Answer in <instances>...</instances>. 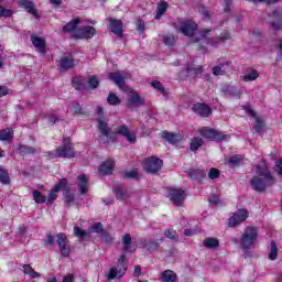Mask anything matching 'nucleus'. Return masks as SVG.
I'll return each instance as SVG.
<instances>
[{"label": "nucleus", "instance_id": "obj_1", "mask_svg": "<svg viewBox=\"0 0 282 282\" xmlns=\"http://www.w3.org/2000/svg\"><path fill=\"white\" fill-rule=\"evenodd\" d=\"M251 188L257 193L265 192L268 186L274 184V176L270 173L268 165H257L256 175L250 180Z\"/></svg>", "mask_w": 282, "mask_h": 282}, {"label": "nucleus", "instance_id": "obj_2", "mask_svg": "<svg viewBox=\"0 0 282 282\" xmlns=\"http://www.w3.org/2000/svg\"><path fill=\"white\" fill-rule=\"evenodd\" d=\"M259 239V231L257 228L249 226L246 227L243 232L240 236V239L232 238V243H238L240 246V250H242L243 254H248L254 246H257V241Z\"/></svg>", "mask_w": 282, "mask_h": 282}, {"label": "nucleus", "instance_id": "obj_3", "mask_svg": "<svg viewBox=\"0 0 282 282\" xmlns=\"http://www.w3.org/2000/svg\"><path fill=\"white\" fill-rule=\"evenodd\" d=\"M97 116L98 119V129L101 133L99 137V142H102L104 144H109V142H113L116 140V133L111 132V129H109V126H107V122H105V119L100 116H102V107H97Z\"/></svg>", "mask_w": 282, "mask_h": 282}, {"label": "nucleus", "instance_id": "obj_4", "mask_svg": "<svg viewBox=\"0 0 282 282\" xmlns=\"http://www.w3.org/2000/svg\"><path fill=\"white\" fill-rule=\"evenodd\" d=\"M127 257L121 254L115 267H111L108 273V281H113V279H122L127 274L128 270Z\"/></svg>", "mask_w": 282, "mask_h": 282}, {"label": "nucleus", "instance_id": "obj_5", "mask_svg": "<svg viewBox=\"0 0 282 282\" xmlns=\"http://www.w3.org/2000/svg\"><path fill=\"white\" fill-rule=\"evenodd\" d=\"M198 132L200 135H203V138H206L207 140H213L214 142H221V140H228V135L208 127L200 128Z\"/></svg>", "mask_w": 282, "mask_h": 282}, {"label": "nucleus", "instance_id": "obj_6", "mask_svg": "<svg viewBox=\"0 0 282 282\" xmlns=\"http://www.w3.org/2000/svg\"><path fill=\"white\" fill-rule=\"evenodd\" d=\"M162 159L150 156L143 161V169L147 173H158L162 169Z\"/></svg>", "mask_w": 282, "mask_h": 282}, {"label": "nucleus", "instance_id": "obj_7", "mask_svg": "<svg viewBox=\"0 0 282 282\" xmlns=\"http://www.w3.org/2000/svg\"><path fill=\"white\" fill-rule=\"evenodd\" d=\"M117 135H122L126 138L127 142L129 144H135L138 142V135L135 134V131L129 129L126 124L119 126L116 128Z\"/></svg>", "mask_w": 282, "mask_h": 282}, {"label": "nucleus", "instance_id": "obj_8", "mask_svg": "<svg viewBox=\"0 0 282 282\" xmlns=\"http://www.w3.org/2000/svg\"><path fill=\"white\" fill-rule=\"evenodd\" d=\"M56 239L62 257H69L72 248L69 247V240L67 239V235H65L64 232H59L56 235Z\"/></svg>", "mask_w": 282, "mask_h": 282}, {"label": "nucleus", "instance_id": "obj_9", "mask_svg": "<svg viewBox=\"0 0 282 282\" xmlns=\"http://www.w3.org/2000/svg\"><path fill=\"white\" fill-rule=\"evenodd\" d=\"M167 197L174 206H182L186 199V192L183 189L171 188L167 192Z\"/></svg>", "mask_w": 282, "mask_h": 282}, {"label": "nucleus", "instance_id": "obj_10", "mask_svg": "<svg viewBox=\"0 0 282 282\" xmlns=\"http://www.w3.org/2000/svg\"><path fill=\"white\" fill-rule=\"evenodd\" d=\"M248 219V212L246 209H239L236 212L228 221L229 228H237L240 224H243Z\"/></svg>", "mask_w": 282, "mask_h": 282}, {"label": "nucleus", "instance_id": "obj_11", "mask_svg": "<svg viewBox=\"0 0 282 282\" xmlns=\"http://www.w3.org/2000/svg\"><path fill=\"white\" fill-rule=\"evenodd\" d=\"M210 35V29H204L200 31V39L207 43V45H212L213 47L219 45V43H223V41H226V39H230V36L226 33L225 36L221 37H215L209 39Z\"/></svg>", "mask_w": 282, "mask_h": 282}, {"label": "nucleus", "instance_id": "obj_12", "mask_svg": "<svg viewBox=\"0 0 282 282\" xmlns=\"http://www.w3.org/2000/svg\"><path fill=\"white\" fill-rule=\"evenodd\" d=\"M67 186V178H62L48 193L47 204H54L58 199V193Z\"/></svg>", "mask_w": 282, "mask_h": 282}, {"label": "nucleus", "instance_id": "obj_13", "mask_svg": "<svg viewBox=\"0 0 282 282\" xmlns=\"http://www.w3.org/2000/svg\"><path fill=\"white\" fill-rule=\"evenodd\" d=\"M75 152L69 140H64L63 147L57 148L55 158H74Z\"/></svg>", "mask_w": 282, "mask_h": 282}, {"label": "nucleus", "instance_id": "obj_14", "mask_svg": "<svg viewBox=\"0 0 282 282\" xmlns=\"http://www.w3.org/2000/svg\"><path fill=\"white\" fill-rule=\"evenodd\" d=\"M197 30V24L192 21H185L181 22L177 26V31L182 32L185 36H193L195 34V31Z\"/></svg>", "mask_w": 282, "mask_h": 282}, {"label": "nucleus", "instance_id": "obj_15", "mask_svg": "<svg viewBox=\"0 0 282 282\" xmlns=\"http://www.w3.org/2000/svg\"><path fill=\"white\" fill-rule=\"evenodd\" d=\"M96 29L94 26H82L79 28L74 36L75 39H94Z\"/></svg>", "mask_w": 282, "mask_h": 282}, {"label": "nucleus", "instance_id": "obj_16", "mask_svg": "<svg viewBox=\"0 0 282 282\" xmlns=\"http://www.w3.org/2000/svg\"><path fill=\"white\" fill-rule=\"evenodd\" d=\"M193 112L197 113L202 118H208L213 113V110L208 105L205 104H195L193 107Z\"/></svg>", "mask_w": 282, "mask_h": 282}, {"label": "nucleus", "instance_id": "obj_17", "mask_svg": "<svg viewBox=\"0 0 282 282\" xmlns=\"http://www.w3.org/2000/svg\"><path fill=\"white\" fill-rule=\"evenodd\" d=\"M243 110L246 111V113H248L249 116H252V118H254L256 124H254L253 129H254V131H257V133H261V131H263V120H261V118H259L254 113V110H252V107L243 106Z\"/></svg>", "mask_w": 282, "mask_h": 282}, {"label": "nucleus", "instance_id": "obj_18", "mask_svg": "<svg viewBox=\"0 0 282 282\" xmlns=\"http://www.w3.org/2000/svg\"><path fill=\"white\" fill-rule=\"evenodd\" d=\"M109 30L119 39H122V21L109 18Z\"/></svg>", "mask_w": 282, "mask_h": 282}, {"label": "nucleus", "instance_id": "obj_19", "mask_svg": "<svg viewBox=\"0 0 282 282\" xmlns=\"http://www.w3.org/2000/svg\"><path fill=\"white\" fill-rule=\"evenodd\" d=\"M142 105V98L140 95L133 90L129 89L128 90V107H140Z\"/></svg>", "mask_w": 282, "mask_h": 282}, {"label": "nucleus", "instance_id": "obj_20", "mask_svg": "<svg viewBox=\"0 0 282 282\" xmlns=\"http://www.w3.org/2000/svg\"><path fill=\"white\" fill-rule=\"evenodd\" d=\"M109 78L110 80H112V83H116L119 89H124V80H127V78H129V75H122L121 73H110L109 74Z\"/></svg>", "mask_w": 282, "mask_h": 282}, {"label": "nucleus", "instance_id": "obj_21", "mask_svg": "<svg viewBox=\"0 0 282 282\" xmlns=\"http://www.w3.org/2000/svg\"><path fill=\"white\" fill-rule=\"evenodd\" d=\"M113 194L119 202H127V199L131 197V192H129V189L123 188L122 186L115 187Z\"/></svg>", "mask_w": 282, "mask_h": 282}, {"label": "nucleus", "instance_id": "obj_22", "mask_svg": "<svg viewBox=\"0 0 282 282\" xmlns=\"http://www.w3.org/2000/svg\"><path fill=\"white\" fill-rule=\"evenodd\" d=\"M113 166H116L113 160L105 161L98 169L99 175H111L113 173Z\"/></svg>", "mask_w": 282, "mask_h": 282}, {"label": "nucleus", "instance_id": "obj_23", "mask_svg": "<svg viewBox=\"0 0 282 282\" xmlns=\"http://www.w3.org/2000/svg\"><path fill=\"white\" fill-rule=\"evenodd\" d=\"M160 281L162 282H175L177 281V273L173 270H165L160 275Z\"/></svg>", "mask_w": 282, "mask_h": 282}, {"label": "nucleus", "instance_id": "obj_24", "mask_svg": "<svg viewBox=\"0 0 282 282\" xmlns=\"http://www.w3.org/2000/svg\"><path fill=\"white\" fill-rule=\"evenodd\" d=\"M78 188H79V193L82 195H85V193H87L88 191V186H89V180L87 178V175L85 174H80L78 175Z\"/></svg>", "mask_w": 282, "mask_h": 282}, {"label": "nucleus", "instance_id": "obj_25", "mask_svg": "<svg viewBox=\"0 0 282 282\" xmlns=\"http://www.w3.org/2000/svg\"><path fill=\"white\" fill-rule=\"evenodd\" d=\"M14 138V130L12 128H6L0 131V140L2 142H12Z\"/></svg>", "mask_w": 282, "mask_h": 282}, {"label": "nucleus", "instance_id": "obj_26", "mask_svg": "<svg viewBox=\"0 0 282 282\" xmlns=\"http://www.w3.org/2000/svg\"><path fill=\"white\" fill-rule=\"evenodd\" d=\"M122 246H123L124 252H135V248H133V246H132L131 235L130 234L123 235V237H122Z\"/></svg>", "mask_w": 282, "mask_h": 282}, {"label": "nucleus", "instance_id": "obj_27", "mask_svg": "<svg viewBox=\"0 0 282 282\" xmlns=\"http://www.w3.org/2000/svg\"><path fill=\"white\" fill-rule=\"evenodd\" d=\"M18 6L21 8H25V10L30 13L33 14V17H36V9H34V3L30 0H19Z\"/></svg>", "mask_w": 282, "mask_h": 282}, {"label": "nucleus", "instance_id": "obj_28", "mask_svg": "<svg viewBox=\"0 0 282 282\" xmlns=\"http://www.w3.org/2000/svg\"><path fill=\"white\" fill-rule=\"evenodd\" d=\"M203 246L208 250H215V248H219V239L213 237L205 238L203 240Z\"/></svg>", "mask_w": 282, "mask_h": 282}, {"label": "nucleus", "instance_id": "obj_29", "mask_svg": "<svg viewBox=\"0 0 282 282\" xmlns=\"http://www.w3.org/2000/svg\"><path fill=\"white\" fill-rule=\"evenodd\" d=\"M59 67L62 69H72L74 67V59L69 55H65L59 59Z\"/></svg>", "mask_w": 282, "mask_h": 282}, {"label": "nucleus", "instance_id": "obj_30", "mask_svg": "<svg viewBox=\"0 0 282 282\" xmlns=\"http://www.w3.org/2000/svg\"><path fill=\"white\" fill-rule=\"evenodd\" d=\"M31 41L34 47H36L42 54H45V40L37 36H32Z\"/></svg>", "mask_w": 282, "mask_h": 282}, {"label": "nucleus", "instance_id": "obj_31", "mask_svg": "<svg viewBox=\"0 0 282 282\" xmlns=\"http://www.w3.org/2000/svg\"><path fill=\"white\" fill-rule=\"evenodd\" d=\"M257 78H259V72L256 69H252L250 73H247L240 77L243 83H252V80H257Z\"/></svg>", "mask_w": 282, "mask_h": 282}, {"label": "nucleus", "instance_id": "obj_32", "mask_svg": "<svg viewBox=\"0 0 282 282\" xmlns=\"http://www.w3.org/2000/svg\"><path fill=\"white\" fill-rule=\"evenodd\" d=\"M169 10V3L166 1H160L158 4V11L155 19H162L163 14Z\"/></svg>", "mask_w": 282, "mask_h": 282}, {"label": "nucleus", "instance_id": "obj_33", "mask_svg": "<svg viewBox=\"0 0 282 282\" xmlns=\"http://www.w3.org/2000/svg\"><path fill=\"white\" fill-rule=\"evenodd\" d=\"M203 144H204V139L196 137V138L192 139L189 149H191V151L196 153L197 149H199Z\"/></svg>", "mask_w": 282, "mask_h": 282}, {"label": "nucleus", "instance_id": "obj_34", "mask_svg": "<svg viewBox=\"0 0 282 282\" xmlns=\"http://www.w3.org/2000/svg\"><path fill=\"white\" fill-rule=\"evenodd\" d=\"M188 175L192 180H202L206 177V172L203 170H189Z\"/></svg>", "mask_w": 282, "mask_h": 282}, {"label": "nucleus", "instance_id": "obj_35", "mask_svg": "<svg viewBox=\"0 0 282 282\" xmlns=\"http://www.w3.org/2000/svg\"><path fill=\"white\" fill-rule=\"evenodd\" d=\"M162 138H164V140H167L170 144H175L180 140V135L166 131L162 132Z\"/></svg>", "mask_w": 282, "mask_h": 282}, {"label": "nucleus", "instance_id": "obj_36", "mask_svg": "<svg viewBox=\"0 0 282 282\" xmlns=\"http://www.w3.org/2000/svg\"><path fill=\"white\" fill-rule=\"evenodd\" d=\"M23 272H24V274H29V276H31V279H39L41 276V273L34 271L33 268L30 267V264L23 265Z\"/></svg>", "mask_w": 282, "mask_h": 282}, {"label": "nucleus", "instance_id": "obj_37", "mask_svg": "<svg viewBox=\"0 0 282 282\" xmlns=\"http://www.w3.org/2000/svg\"><path fill=\"white\" fill-rule=\"evenodd\" d=\"M32 195L36 204H45V202H47V197L39 191H33Z\"/></svg>", "mask_w": 282, "mask_h": 282}, {"label": "nucleus", "instance_id": "obj_38", "mask_svg": "<svg viewBox=\"0 0 282 282\" xmlns=\"http://www.w3.org/2000/svg\"><path fill=\"white\" fill-rule=\"evenodd\" d=\"M276 257H279V248H276V242L271 241V249L269 252V259L271 261H276Z\"/></svg>", "mask_w": 282, "mask_h": 282}, {"label": "nucleus", "instance_id": "obj_39", "mask_svg": "<svg viewBox=\"0 0 282 282\" xmlns=\"http://www.w3.org/2000/svg\"><path fill=\"white\" fill-rule=\"evenodd\" d=\"M0 184H10V174L3 166H0Z\"/></svg>", "mask_w": 282, "mask_h": 282}, {"label": "nucleus", "instance_id": "obj_40", "mask_svg": "<svg viewBox=\"0 0 282 282\" xmlns=\"http://www.w3.org/2000/svg\"><path fill=\"white\" fill-rule=\"evenodd\" d=\"M80 21L78 19H74L73 21L68 22L66 25L63 28V32H74L76 30V25H78Z\"/></svg>", "mask_w": 282, "mask_h": 282}, {"label": "nucleus", "instance_id": "obj_41", "mask_svg": "<svg viewBox=\"0 0 282 282\" xmlns=\"http://www.w3.org/2000/svg\"><path fill=\"white\" fill-rule=\"evenodd\" d=\"M69 111L75 116H80L83 113V108H80V105H78V102L73 101L69 106Z\"/></svg>", "mask_w": 282, "mask_h": 282}, {"label": "nucleus", "instance_id": "obj_42", "mask_svg": "<svg viewBox=\"0 0 282 282\" xmlns=\"http://www.w3.org/2000/svg\"><path fill=\"white\" fill-rule=\"evenodd\" d=\"M74 235L75 237H78L79 239H85L88 237L87 231L83 230L80 227L75 226L74 227Z\"/></svg>", "mask_w": 282, "mask_h": 282}, {"label": "nucleus", "instance_id": "obj_43", "mask_svg": "<svg viewBox=\"0 0 282 282\" xmlns=\"http://www.w3.org/2000/svg\"><path fill=\"white\" fill-rule=\"evenodd\" d=\"M107 102L110 105H120V102H122V100H120L119 97L116 96V94L110 93L108 95Z\"/></svg>", "mask_w": 282, "mask_h": 282}, {"label": "nucleus", "instance_id": "obj_44", "mask_svg": "<svg viewBox=\"0 0 282 282\" xmlns=\"http://www.w3.org/2000/svg\"><path fill=\"white\" fill-rule=\"evenodd\" d=\"M12 17V10L3 7V6H0V19H8Z\"/></svg>", "mask_w": 282, "mask_h": 282}, {"label": "nucleus", "instance_id": "obj_45", "mask_svg": "<svg viewBox=\"0 0 282 282\" xmlns=\"http://www.w3.org/2000/svg\"><path fill=\"white\" fill-rule=\"evenodd\" d=\"M212 72L214 76H226V68L224 66H214Z\"/></svg>", "mask_w": 282, "mask_h": 282}, {"label": "nucleus", "instance_id": "obj_46", "mask_svg": "<svg viewBox=\"0 0 282 282\" xmlns=\"http://www.w3.org/2000/svg\"><path fill=\"white\" fill-rule=\"evenodd\" d=\"M227 91H228V94H231V96H234V98H241V90H239L235 86H228Z\"/></svg>", "mask_w": 282, "mask_h": 282}, {"label": "nucleus", "instance_id": "obj_47", "mask_svg": "<svg viewBox=\"0 0 282 282\" xmlns=\"http://www.w3.org/2000/svg\"><path fill=\"white\" fill-rule=\"evenodd\" d=\"M163 43L165 45H175V36L173 34L163 35Z\"/></svg>", "mask_w": 282, "mask_h": 282}, {"label": "nucleus", "instance_id": "obj_48", "mask_svg": "<svg viewBox=\"0 0 282 282\" xmlns=\"http://www.w3.org/2000/svg\"><path fill=\"white\" fill-rule=\"evenodd\" d=\"M151 86L156 89V91H160L163 96H166V93L164 90V86H162V83L160 82H152Z\"/></svg>", "mask_w": 282, "mask_h": 282}, {"label": "nucleus", "instance_id": "obj_49", "mask_svg": "<svg viewBox=\"0 0 282 282\" xmlns=\"http://www.w3.org/2000/svg\"><path fill=\"white\" fill-rule=\"evenodd\" d=\"M145 248L150 252H153V251L158 250V248H160V243H158L155 241H149L148 243H145Z\"/></svg>", "mask_w": 282, "mask_h": 282}, {"label": "nucleus", "instance_id": "obj_50", "mask_svg": "<svg viewBox=\"0 0 282 282\" xmlns=\"http://www.w3.org/2000/svg\"><path fill=\"white\" fill-rule=\"evenodd\" d=\"M242 160L243 158H241V155H234L229 159V164H232V166H237V164H239Z\"/></svg>", "mask_w": 282, "mask_h": 282}, {"label": "nucleus", "instance_id": "obj_51", "mask_svg": "<svg viewBox=\"0 0 282 282\" xmlns=\"http://www.w3.org/2000/svg\"><path fill=\"white\" fill-rule=\"evenodd\" d=\"M164 235L167 239H177V231L173 229H167Z\"/></svg>", "mask_w": 282, "mask_h": 282}, {"label": "nucleus", "instance_id": "obj_52", "mask_svg": "<svg viewBox=\"0 0 282 282\" xmlns=\"http://www.w3.org/2000/svg\"><path fill=\"white\" fill-rule=\"evenodd\" d=\"M88 84H89V87H91L93 89H96V87H98L99 85L98 77L96 76L89 77Z\"/></svg>", "mask_w": 282, "mask_h": 282}, {"label": "nucleus", "instance_id": "obj_53", "mask_svg": "<svg viewBox=\"0 0 282 282\" xmlns=\"http://www.w3.org/2000/svg\"><path fill=\"white\" fill-rule=\"evenodd\" d=\"M219 177V170L213 167L209 173H208V178L209 180H217Z\"/></svg>", "mask_w": 282, "mask_h": 282}, {"label": "nucleus", "instance_id": "obj_54", "mask_svg": "<svg viewBox=\"0 0 282 282\" xmlns=\"http://www.w3.org/2000/svg\"><path fill=\"white\" fill-rule=\"evenodd\" d=\"M88 232H102V224H95L91 228L88 229Z\"/></svg>", "mask_w": 282, "mask_h": 282}, {"label": "nucleus", "instance_id": "obj_55", "mask_svg": "<svg viewBox=\"0 0 282 282\" xmlns=\"http://www.w3.org/2000/svg\"><path fill=\"white\" fill-rule=\"evenodd\" d=\"M64 199H65L66 204H74V194L66 192Z\"/></svg>", "mask_w": 282, "mask_h": 282}, {"label": "nucleus", "instance_id": "obj_56", "mask_svg": "<svg viewBox=\"0 0 282 282\" xmlns=\"http://www.w3.org/2000/svg\"><path fill=\"white\" fill-rule=\"evenodd\" d=\"M73 87L76 89H83V83H80V78H73Z\"/></svg>", "mask_w": 282, "mask_h": 282}, {"label": "nucleus", "instance_id": "obj_57", "mask_svg": "<svg viewBox=\"0 0 282 282\" xmlns=\"http://www.w3.org/2000/svg\"><path fill=\"white\" fill-rule=\"evenodd\" d=\"M45 118L48 120V124H54L58 120L56 115H46Z\"/></svg>", "mask_w": 282, "mask_h": 282}, {"label": "nucleus", "instance_id": "obj_58", "mask_svg": "<svg viewBox=\"0 0 282 282\" xmlns=\"http://www.w3.org/2000/svg\"><path fill=\"white\" fill-rule=\"evenodd\" d=\"M275 173H278V175H282V159L275 162Z\"/></svg>", "mask_w": 282, "mask_h": 282}, {"label": "nucleus", "instance_id": "obj_59", "mask_svg": "<svg viewBox=\"0 0 282 282\" xmlns=\"http://www.w3.org/2000/svg\"><path fill=\"white\" fill-rule=\"evenodd\" d=\"M126 177H129L130 180H135V177H138V171L131 170V171L127 172Z\"/></svg>", "mask_w": 282, "mask_h": 282}, {"label": "nucleus", "instance_id": "obj_60", "mask_svg": "<svg viewBox=\"0 0 282 282\" xmlns=\"http://www.w3.org/2000/svg\"><path fill=\"white\" fill-rule=\"evenodd\" d=\"M8 94H10V90L6 86H0V98L8 96Z\"/></svg>", "mask_w": 282, "mask_h": 282}, {"label": "nucleus", "instance_id": "obj_61", "mask_svg": "<svg viewBox=\"0 0 282 282\" xmlns=\"http://www.w3.org/2000/svg\"><path fill=\"white\" fill-rule=\"evenodd\" d=\"M21 151H22V153H34L36 150L32 147H30V148L21 147Z\"/></svg>", "mask_w": 282, "mask_h": 282}, {"label": "nucleus", "instance_id": "obj_62", "mask_svg": "<svg viewBox=\"0 0 282 282\" xmlns=\"http://www.w3.org/2000/svg\"><path fill=\"white\" fill-rule=\"evenodd\" d=\"M137 30H139V32H144V21L139 20L137 22Z\"/></svg>", "mask_w": 282, "mask_h": 282}, {"label": "nucleus", "instance_id": "obj_63", "mask_svg": "<svg viewBox=\"0 0 282 282\" xmlns=\"http://www.w3.org/2000/svg\"><path fill=\"white\" fill-rule=\"evenodd\" d=\"M142 274V268L140 265L134 267L133 276H140Z\"/></svg>", "mask_w": 282, "mask_h": 282}, {"label": "nucleus", "instance_id": "obj_64", "mask_svg": "<svg viewBox=\"0 0 282 282\" xmlns=\"http://www.w3.org/2000/svg\"><path fill=\"white\" fill-rule=\"evenodd\" d=\"M54 243V236L47 235L46 245L52 246Z\"/></svg>", "mask_w": 282, "mask_h": 282}]
</instances>
